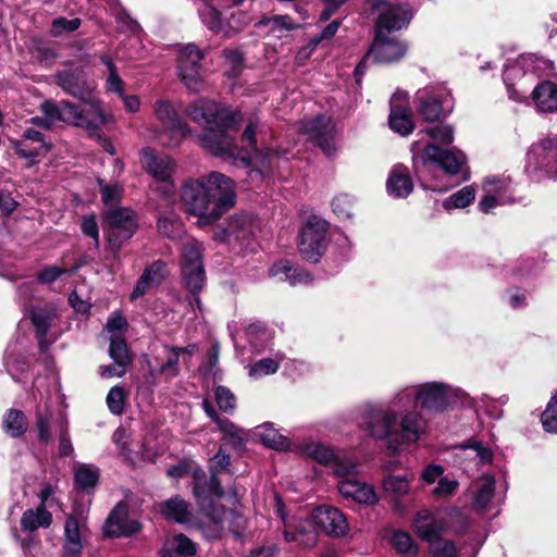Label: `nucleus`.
Segmentation results:
<instances>
[{
  "label": "nucleus",
  "instance_id": "nucleus-33",
  "mask_svg": "<svg viewBox=\"0 0 557 557\" xmlns=\"http://www.w3.org/2000/svg\"><path fill=\"white\" fill-rule=\"evenodd\" d=\"M24 139L38 144L37 147L28 148L25 141H13L15 152L24 159L35 162L40 154L49 150V146L45 143L42 134L38 131L26 129L24 132Z\"/></svg>",
  "mask_w": 557,
  "mask_h": 557
},
{
  "label": "nucleus",
  "instance_id": "nucleus-49",
  "mask_svg": "<svg viewBox=\"0 0 557 557\" xmlns=\"http://www.w3.org/2000/svg\"><path fill=\"white\" fill-rule=\"evenodd\" d=\"M165 361L159 364V372L166 377H174L178 374V347L164 346Z\"/></svg>",
  "mask_w": 557,
  "mask_h": 557
},
{
  "label": "nucleus",
  "instance_id": "nucleus-19",
  "mask_svg": "<svg viewBox=\"0 0 557 557\" xmlns=\"http://www.w3.org/2000/svg\"><path fill=\"white\" fill-rule=\"evenodd\" d=\"M484 195L479 202L480 209L488 213L495 207L513 201L511 181L508 177H487L483 183Z\"/></svg>",
  "mask_w": 557,
  "mask_h": 557
},
{
  "label": "nucleus",
  "instance_id": "nucleus-3",
  "mask_svg": "<svg viewBox=\"0 0 557 557\" xmlns=\"http://www.w3.org/2000/svg\"><path fill=\"white\" fill-rule=\"evenodd\" d=\"M235 199L234 182L220 172L187 182L182 193L186 212L197 216L199 225L214 223L235 203Z\"/></svg>",
  "mask_w": 557,
  "mask_h": 557
},
{
  "label": "nucleus",
  "instance_id": "nucleus-55",
  "mask_svg": "<svg viewBox=\"0 0 557 557\" xmlns=\"http://www.w3.org/2000/svg\"><path fill=\"white\" fill-rule=\"evenodd\" d=\"M107 405L111 413L122 414L125 405V393L120 385L113 386L107 395Z\"/></svg>",
  "mask_w": 557,
  "mask_h": 557
},
{
  "label": "nucleus",
  "instance_id": "nucleus-4",
  "mask_svg": "<svg viewBox=\"0 0 557 557\" xmlns=\"http://www.w3.org/2000/svg\"><path fill=\"white\" fill-rule=\"evenodd\" d=\"M186 114L206 128L197 137L198 144L213 156L234 159L237 153L233 133L236 132V113H231L215 101L200 98L190 103Z\"/></svg>",
  "mask_w": 557,
  "mask_h": 557
},
{
  "label": "nucleus",
  "instance_id": "nucleus-48",
  "mask_svg": "<svg viewBox=\"0 0 557 557\" xmlns=\"http://www.w3.org/2000/svg\"><path fill=\"white\" fill-rule=\"evenodd\" d=\"M246 337L250 345L260 351L270 339L269 331L261 323H251L246 327Z\"/></svg>",
  "mask_w": 557,
  "mask_h": 557
},
{
  "label": "nucleus",
  "instance_id": "nucleus-1",
  "mask_svg": "<svg viewBox=\"0 0 557 557\" xmlns=\"http://www.w3.org/2000/svg\"><path fill=\"white\" fill-rule=\"evenodd\" d=\"M457 397V391L440 382L407 386L389 403L369 404L364 408V423L369 435L385 441L387 449L397 453L405 445L418 442L426 431V419L421 410L442 412Z\"/></svg>",
  "mask_w": 557,
  "mask_h": 557
},
{
  "label": "nucleus",
  "instance_id": "nucleus-7",
  "mask_svg": "<svg viewBox=\"0 0 557 557\" xmlns=\"http://www.w3.org/2000/svg\"><path fill=\"white\" fill-rule=\"evenodd\" d=\"M55 84L67 95L85 103L88 109H84L85 114L95 117L96 110L106 113L101 101L95 97L96 84L90 81L82 70H63L53 75Z\"/></svg>",
  "mask_w": 557,
  "mask_h": 557
},
{
  "label": "nucleus",
  "instance_id": "nucleus-36",
  "mask_svg": "<svg viewBox=\"0 0 557 557\" xmlns=\"http://www.w3.org/2000/svg\"><path fill=\"white\" fill-rule=\"evenodd\" d=\"M64 536V555L67 557H74L78 555L82 550L83 544L81 541L78 522L73 516L67 517L65 521Z\"/></svg>",
  "mask_w": 557,
  "mask_h": 557
},
{
  "label": "nucleus",
  "instance_id": "nucleus-10",
  "mask_svg": "<svg viewBox=\"0 0 557 557\" xmlns=\"http://www.w3.org/2000/svg\"><path fill=\"white\" fill-rule=\"evenodd\" d=\"M153 113L160 124L157 136L163 146L176 147L190 133V128L169 100H157L153 104Z\"/></svg>",
  "mask_w": 557,
  "mask_h": 557
},
{
  "label": "nucleus",
  "instance_id": "nucleus-40",
  "mask_svg": "<svg viewBox=\"0 0 557 557\" xmlns=\"http://www.w3.org/2000/svg\"><path fill=\"white\" fill-rule=\"evenodd\" d=\"M384 492L394 499L407 495L410 491V478L408 475L389 474L382 481Z\"/></svg>",
  "mask_w": 557,
  "mask_h": 557
},
{
  "label": "nucleus",
  "instance_id": "nucleus-25",
  "mask_svg": "<svg viewBox=\"0 0 557 557\" xmlns=\"http://www.w3.org/2000/svg\"><path fill=\"white\" fill-rule=\"evenodd\" d=\"M339 493L346 497L351 498L354 502L364 505H375L379 502V497L373 486L360 482L359 480L344 479L338 483Z\"/></svg>",
  "mask_w": 557,
  "mask_h": 557
},
{
  "label": "nucleus",
  "instance_id": "nucleus-14",
  "mask_svg": "<svg viewBox=\"0 0 557 557\" xmlns=\"http://www.w3.org/2000/svg\"><path fill=\"white\" fill-rule=\"evenodd\" d=\"M202 251V244L195 238L188 239L182 248V273L188 289L193 292H199L206 280Z\"/></svg>",
  "mask_w": 557,
  "mask_h": 557
},
{
  "label": "nucleus",
  "instance_id": "nucleus-17",
  "mask_svg": "<svg viewBox=\"0 0 557 557\" xmlns=\"http://www.w3.org/2000/svg\"><path fill=\"white\" fill-rule=\"evenodd\" d=\"M371 8L379 13L376 30L389 34L405 28L411 18L410 11L400 4H392L384 0H368Z\"/></svg>",
  "mask_w": 557,
  "mask_h": 557
},
{
  "label": "nucleus",
  "instance_id": "nucleus-24",
  "mask_svg": "<svg viewBox=\"0 0 557 557\" xmlns=\"http://www.w3.org/2000/svg\"><path fill=\"white\" fill-rule=\"evenodd\" d=\"M314 522L326 534L343 536L348 531V523L344 513L337 508L320 507L314 512Z\"/></svg>",
  "mask_w": 557,
  "mask_h": 557
},
{
  "label": "nucleus",
  "instance_id": "nucleus-56",
  "mask_svg": "<svg viewBox=\"0 0 557 557\" xmlns=\"http://www.w3.org/2000/svg\"><path fill=\"white\" fill-rule=\"evenodd\" d=\"M223 55L228 66V75L232 77L238 76L244 67L243 53L238 49L230 48L223 51Z\"/></svg>",
  "mask_w": 557,
  "mask_h": 557
},
{
  "label": "nucleus",
  "instance_id": "nucleus-62",
  "mask_svg": "<svg viewBox=\"0 0 557 557\" xmlns=\"http://www.w3.org/2000/svg\"><path fill=\"white\" fill-rule=\"evenodd\" d=\"M392 544L399 553L416 554L417 547L413 545L411 536L401 531L394 532L392 536Z\"/></svg>",
  "mask_w": 557,
  "mask_h": 557
},
{
  "label": "nucleus",
  "instance_id": "nucleus-16",
  "mask_svg": "<svg viewBox=\"0 0 557 557\" xmlns=\"http://www.w3.org/2000/svg\"><path fill=\"white\" fill-rule=\"evenodd\" d=\"M202 52L195 45H187L178 54V75L185 86L194 92L201 89L203 71L201 67Z\"/></svg>",
  "mask_w": 557,
  "mask_h": 557
},
{
  "label": "nucleus",
  "instance_id": "nucleus-46",
  "mask_svg": "<svg viewBox=\"0 0 557 557\" xmlns=\"http://www.w3.org/2000/svg\"><path fill=\"white\" fill-rule=\"evenodd\" d=\"M281 361V356H276L275 358L260 359L249 367V375L251 377L259 379L273 374L278 370Z\"/></svg>",
  "mask_w": 557,
  "mask_h": 557
},
{
  "label": "nucleus",
  "instance_id": "nucleus-32",
  "mask_svg": "<svg viewBox=\"0 0 557 557\" xmlns=\"http://www.w3.org/2000/svg\"><path fill=\"white\" fill-rule=\"evenodd\" d=\"M532 99L540 112L552 113L557 110V85L545 81L536 85Z\"/></svg>",
  "mask_w": 557,
  "mask_h": 557
},
{
  "label": "nucleus",
  "instance_id": "nucleus-15",
  "mask_svg": "<svg viewBox=\"0 0 557 557\" xmlns=\"http://www.w3.org/2000/svg\"><path fill=\"white\" fill-rule=\"evenodd\" d=\"M143 168L157 181L164 183L162 193L165 197H170L175 186L171 177L175 171V162L173 159L162 152H158L152 148H144L141 150Z\"/></svg>",
  "mask_w": 557,
  "mask_h": 557
},
{
  "label": "nucleus",
  "instance_id": "nucleus-5",
  "mask_svg": "<svg viewBox=\"0 0 557 557\" xmlns=\"http://www.w3.org/2000/svg\"><path fill=\"white\" fill-rule=\"evenodd\" d=\"M411 150L414 174L426 189L444 190L434 183V171L443 170L446 174L455 175L460 173L466 164L463 152L456 149H443L435 144H428L421 149L419 141H414L411 145Z\"/></svg>",
  "mask_w": 557,
  "mask_h": 557
},
{
  "label": "nucleus",
  "instance_id": "nucleus-8",
  "mask_svg": "<svg viewBox=\"0 0 557 557\" xmlns=\"http://www.w3.org/2000/svg\"><path fill=\"white\" fill-rule=\"evenodd\" d=\"M553 70V63L549 60L534 54L520 55L513 63L507 65L504 71V82L507 86L509 98L517 102L528 101L525 90L515 89L512 82L517 78L533 81L535 76L549 75Z\"/></svg>",
  "mask_w": 557,
  "mask_h": 557
},
{
  "label": "nucleus",
  "instance_id": "nucleus-23",
  "mask_svg": "<svg viewBox=\"0 0 557 557\" xmlns=\"http://www.w3.org/2000/svg\"><path fill=\"white\" fill-rule=\"evenodd\" d=\"M257 228V223L249 214L240 213L235 214L227 221L215 237L223 242H244L253 235Z\"/></svg>",
  "mask_w": 557,
  "mask_h": 557
},
{
  "label": "nucleus",
  "instance_id": "nucleus-50",
  "mask_svg": "<svg viewBox=\"0 0 557 557\" xmlns=\"http://www.w3.org/2000/svg\"><path fill=\"white\" fill-rule=\"evenodd\" d=\"M334 473L338 476L344 479H350V475H354L357 473L358 470V462L344 454H338L335 461L332 465Z\"/></svg>",
  "mask_w": 557,
  "mask_h": 557
},
{
  "label": "nucleus",
  "instance_id": "nucleus-44",
  "mask_svg": "<svg viewBox=\"0 0 557 557\" xmlns=\"http://www.w3.org/2000/svg\"><path fill=\"white\" fill-rule=\"evenodd\" d=\"M199 14L202 23L208 27V29L214 33L223 32L226 36H230V32L225 29L222 23L221 12L214 7L211 4H205L199 11Z\"/></svg>",
  "mask_w": 557,
  "mask_h": 557
},
{
  "label": "nucleus",
  "instance_id": "nucleus-31",
  "mask_svg": "<svg viewBox=\"0 0 557 557\" xmlns=\"http://www.w3.org/2000/svg\"><path fill=\"white\" fill-rule=\"evenodd\" d=\"M29 318L36 330L40 348L47 347L46 336L50 330L51 323L55 318V310L49 306H38L30 309Z\"/></svg>",
  "mask_w": 557,
  "mask_h": 557
},
{
  "label": "nucleus",
  "instance_id": "nucleus-41",
  "mask_svg": "<svg viewBox=\"0 0 557 557\" xmlns=\"http://www.w3.org/2000/svg\"><path fill=\"white\" fill-rule=\"evenodd\" d=\"M27 426V419L21 410L10 409L3 418L4 432L11 437L23 435Z\"/></svg>",
  "mask_w": 557,
  "mask_h": 557
},
{
  "label": "nucleus",
  "instance_id": "nucleus-35",
  "mask_svg": "<svg viewBox=\"0 0 557 557\" xmlns=\"http://www.w3.org/2000/svg\"><path fill=\"white\" fill-rule=\"evenodd\" d=\"M52 522V515L44 505H39L36 509H27L21 518V527L23 531L34 532L39 528H49Z\"/></svg>",
  "mask_w": 557,
  "mask_h": 557
},
{
  "label": "nucleus",
  "instance_id": "nucleus-30",
  "mask_svg": "<svg viewBox=\"0 0 557 557\" xmlns=\"http://www.w3.org/2000/svg\"><path fill=\"white\" fill-rule=\"evenodd\" d=\"M386 188L394 198L407 197L413 188L408 169L401 164L395 165L386 182Z\"/></svg>",
  "mask_w": 557,
  "mask_h": 557
},
{
  "label": "nucleus",
  "instance_id": "nucleus-61",
  "mask_svg": "<svg viewBox=\"0 0 557 557\" xmlns=\"http://www.w3.org/2000/svg\"><path fill=\"white\" fill-rule=\"evenodd\" d=\"M459 486V482L456 479H450L448 476H442L437 485L432 491V494L435 498H447L451 496L457 487Z\"/></svg>",
  "mask_w": 557,
  "mask_h": 557
},
{
  "label": "nucleus",
  "instance_id": "nucleus-27",
  "mask_svg": "<svg viewBox=\"0 0 557 557\" xmlns=\"http://www.w3.org/2000/svg\"><path fill=\"white\" fill-rule=\"evenodd\" d=\"M416 533L429 544L446 530V524L442 519L433 517L430 511L422 510L417 513L413 520Z\"/></svg>",
  "mask_w": 557,
  "mask_h": 557
},
{
  "label": "nucleus",
  "instance_id": "nucleus-9",
  "mask_svg": "<svg viewBox=\"0 0 557 557\" xmlns=\"http://www.w3.org/2000/svg\"><path fill=\"white\" fill-rule=\"evenodd\" d=\"M525 172L537 182L557 178V135H549L530 147Z\"/></svg>",
  "mask_w": 557,
  "mask_h": 557
},
{
  "label": "nucleus",
  "instance_id": "nucleus-20",
  "mask_svg": "<svg viewBox=\"0 0 557 557\" xmlns=\"http://www.w3.org/2000/svg\"><path fill=\"white\" fill-rule=\"evenodd\" d=\"M301 132L308 135L309 139L314 141L326 156H332L335 151L333 141V122L330 117L318 115L302 122Z\"/></svg>",
  "mask_w": 557,
  "mask_h": 557
},
{
  "label": "nucleus",
  "instance_id": "nucleus-54",
  "mask_svg": "<svg viewBox=\"0 0 557 557\" xmlns=\"http://www.w3.org/2000/svg\"><path fill=\"white\" fill-rule=\"evenodd\" d=\"M429 137L442 145H450L454 141V128L450 125H436L423 129Z\"/></svg>",
  "mask_w": 557,
  "mask_h": 557
},
{
  "label": "nucleus",
  "instance_id": "nucleus-47",
  "mask_svg": "<svg viewBox=\"0 0 557 557\" xmlns=\"http://www.w3.org/2000/svg\"><path fill=\"white\" fill-rule=\"evenodd\" d=\"M81 25L82 21L78 17L67 20L66 17L59 16L51 22L49 35L53 38H58L64 34H72L76 32Z\"/></svg>",
  "mask_w": 557,
  "mask_h": 557
},
{
  "label": "nucleus",
  "instance_id": "nucleus-42",
  "mask_svg": "<svg viewBox=\"0 0 557 557\" xmlns=\"http://www.w3.org/2000/svg\"><path fill=\"white\" fill-rule=\"evenodd\" d=\"M257 435L261 442L270 448L276 450H285L288 448V440L284 435L280 434L277 430L272 428L270 424H264L258 428Z\"/></svg>",
  "mask_w": 557,
  "mask_h": 557
},
{
  "label": "nucleus",
  "instance_id": "nucleus-2",
  "mask_svg": "<svg viewBox=\"0 0 557 557\" xmlns=\"http://www.w3.org/2000/svg\"><path fill=\"white\" fill-rule=\"evenodd\" d=\"M193 479L194 495L199 506L198 513L193 516L188 503L178 495L162 503L160 512L170 521L198 529L208 540H219L224 533L226 509L213 502L212 497H221L224 492L214 478L207 484L206 472L200 468L194 469Z\"/></svg>",
  "mask_w": 557,
  "mask_h": 557
},
{
  "label": "nucleus",
  "instance_id": "nucleus-59",
  "mask_svg": "<svg viewBox=\"0 0 557 557\" xmlns=\"http://www.w3.org/2000/svg\"><path fill=\"white\" fill-rule=\"evenodd\" d=\"M214 397L219 408L226 412H233L236 407L235 395L225 386H218L214 389Z\"/></svg>",
  "mask_w": 557,
  "mask_h": 557
},
{
  "label": "nucleus",
  "instance_id": "nucleus-58",
  "mask_svg": "<svg viewBox=\"0 0 557 557\" xmlns=\"http://www.w3.org/2000/svg\"><path fill=\"white\" fill-rule=\"evenodd\" d=\"M297 534L299 536V545L305 547H312L318 541V534L314 530V524L310 520L302 521L296 525Z\"/></svg>",
  "mask_w": 557,
  "mask_h": 557
},
{
  "label": "nucleus",
  "instance_id": "nucleus-57",
  "mask_svg": "<svg viewBox=\"0 0 557 557\" xmlns=\"http://www.w3.org/2000/svg\"><path fill=\"white\" fill-rule=\"evenodd\" d=\"M297 534L299 536V545L305 547H312L318 541V534L314 530V524L310 520L302 521L296 525Z\"/></svg>",
  "mask_w": 557,
  "mask_h": 557
},
{
  "label": "nucleus",
  "instance_id": "nucleus-12",
  "mask_svg": "<svg viewBox=\"0 0 557 557\" xmlns=\"http://www.w3.org/2000/svg\"><path fill=\"white\" fill-rule=\"evenodd\" d=\"M104 220L108 225V240L115 255L121 247L137 231L138 222L136 214L129 208L111 207L104 213Z\"/></svg>",
  "mask_w": 557,
  "mask_h": 557
},
{
  "label": "nucleus",
  "instance_id": "nucleus-13",
  "mask_svg": "<svg viewBox=\"0 0 557 557\" xmlns=\"http://www.w3.org/2000/svg\"><path fill=\"white\" fill-rule=\"evenodd\" d=\"M329 223L317 215L310 216L298 239V251L304 260L318 262L326 248Z\"/></svg>",
  "mask_w": 557,
  "mask_h": 557
},
{
  "label": "nucleus",
  "instance_id": "nucleus-39",
  "mask_svg": "<svg viewBox=\"0 0 557 557\" xmlns=\"http://www.w3.org/2000/svg\"><path fill=\"white\" fill-rule=\"evenodd\" d=\"M301 450L305 455L314 459L315 461L322 465H333L338 454H335L334 450L324 444L318 442H306L301 446Z\"/></svg>",
  "mask_w": 557,
  "mask_h": 557
},
{
  "label": "nucleus",
  "instance_id": "nucleus-18",
  "mask_svg": "<svg viewBox=\"0 0 557 557\" xmlns=\"http://www.w3.org/2000/svg\"><path fill=\"white\" fill-rule=\"evenodd\" d=\"M419 111L426 121L440 120L453 111V98L450 92L438 87L419 96Z\"/></svg>",
  "mask_w": 557,
  "mask_h": 557
},
{
  "label": "nucleus",
  "instance_id": "nucleus-22",
  "mask_svg": "<svg viewBox=\"0 0 557 557\" xmlns=\"http://www.w3.org/2000/svg\"><path fill=\"white\" fill-rule=\"evenodd\" d=\"M406 50V46L396 37H388L387 33L376 30L369 54L376 63H391L401 59Z\"/></svg>",
  "mask_w": 557,
  "mask_h": 557
},
{
  "label": "nucleus",
  "instance_id": "nucleus-29",
  "mask_svg": "<svg viewBox=\"0 0 557 557\" xmlns=\"http://www.w3.org/2000/svg\"><path fill=\"white\" fill-rule=\"evenodd\" d=\"M495 479L492 475H483L473 481L470 487L473 506L478 511L488 508L495 494Z\"/></svg>",
  "mask_w": 557,
  "mask_h": 557
},
{
  "label": "nucleus",
  "instance_id": "nucleus-11",
  "mask_svg": "<svg viewBox=\"0 0 557 557\" xmlns=\"http://www.w3.org/2000/svg\"><path fill=\"white\" fill-rule=\"evenodd\" d=\"M271 137L269 125L258 116H251L242 135V141L253 152V160L262 170H253L250 175H258L270 168L276 152L267 147V140Z\"/></svg>",
  "mask_w": 557,
  "mask_h": 557
},
{
  "label": "nucleus",
  "instance_id": "nucleus-52",
  "mask_svg": "<svg viewBox=\"0 0 557 557\" xmlns=\"http://www.w3.org/2000/svg\"><path fill=\"white\" fill-rule=\"evenodd\" d=\"M158 231L161 235L171 239L180 238L183 234V225L175 218L162 216L158 221Z\"/></svg>",
  "mask_w": 557,
  "mask_h": 557
},
{
  "label": "nucleus",
  "instance_id": "nucleus-60",
  "mask_svg": "<svg viewBox=\"0 0 557 557\" xmlns=\"http://www.w3.org/2000/svg\"><path fill=\"white\" fill-rule=\"evenodd\" d=\"M430 549L435 557H456V546L451 541L441 536L430 543Z\"/></svg>",
  "mask_w": 557,
  "mask_h": 557
},
{
  "label": "nucleus",
  "instance_id": "nucleus-43",
  "mask_svg": "<svg viewBox=\"0 0 557 557\" xmlns=\"http://www.w3.org/2000/svg\"><path fill=\"white\" fill-rule=\"evenodd\" d=\"M109 355L116 366H123L127 369L132 362L126 342L120 335H111Z\"/></svg>",
  "mask_w": 557,
  "mask_h": 557
},
{
  "label": "nucleus",
  "instance_id": "nucleus-37",
  "mask_svg": "<svg viewBox=\"0 0 557 557\" xmlns=\"http://www.w3.org/2000/svg\"><path fill=\"white\" fill-rule=\"evenodd\" d=\"M257 28L268 27V32L281 37L284 32H290L298 28V24L288 15H274L263 17L255 25Z\"/></svg>",
  "mask_w": 557,
  "mask_h": 557
},
{
  "label": "nucleus",
  "instance_id": "nucleus-6",
  "mask_svg": "<svg viewBox=\"0 0 557 557\" xmlns=\"http://www.w3.org/2000/svg\"><path fill=\"white\" fill-rule=\"evenodd\" d=\"M40 110L48 117V122L52 124L64 122L87 129L90 136L97 137L102 143L103 148L108 152L114 154L112 144L100 134V127L110 120L106 113H100L97 109L95 117H89L83 109L67 100H63L60 103L53 100H45L40 104Z\"/></svg>",
  "mask_w": 557,
  "mask_h": 557
},
{
  "label": "nucleus",
  "instance_id": "nucleus-26",
  "mask_svg": "<svg viewBox=\"0 0 557 557\" xmlns=\"http://www.w3.org/2000/svg\"><path fill=\"white\" fill-rule=\"evenodd\" d=\"M269 275L281 282H288L290 285L307 284L312 281L311 275L305 269L293 265L288 260H280L274 263Z\"/></svg>",
  "mask_w": 557,
  "mask_h": 557
},
{
  "label": "nucleus",
  "instance_id": "nucleus-21",
  "mask_svg": "<svg viewBox=\"0 0 557 557\" xmlns=\"http://www.w3.org/2000/svg\"><path fill=\"white\" fill-rule=\"evenodd\" d=\"M139 530V523L128 518V506L123 502L114 506L103 525L104 535L109 537L129 536Z\"/></svg>",
  "mask_w": 557,
  "mask_h": 557
},
{
  "label": "nucleus",
  "instance_id": "nucleus-34",
  "mask_svg": "<svg viewBox=\"0 0 557 557\" xmlns=\"http://www.w3.org/2000/svg\"><path fill=\"white\" fill-rule=\"evenodd\" d=\"M196 544L184 534H176L164 543L161 557H191L196 555Z\"/></svg>",
  "mask_w": 557,
  "mask_h": 557
},
{
  "label": "nucleus",
  "instance_id": "nucleus-53",
  "mask_svg": "<svg viewBox=\"0 0 557 557\" xmlns=\"http://www.w3.org/2000/svg\"><path fill=\"white\" fill-rule=\"evenodd\" d=\"M475 197V191L471 186H466L453 194L447 200L444 202V207L449 209L454 208H465L467 207Z\"/></svg>",
  "mask_w": 557,
  "mask_h": 557
},
{
  "label": "nucleus",
  "instance_id": "nucleus-28",
  "mask_svg": "<svg viewBox=\"0 0 557 557\" xmlns=\"http://www.w3.org/2000/svg\"><path fill=\"white\" fill-rule=\"evenodd\" d=\"M399 96H394L391 100V112L388 123L391 128L401 136L409 135L414 127L412 114L407 106L398 104Z\"/></svg>",
  "mask_w": 557,
  "mask_h": 557
},
{
  "label": "nucleus",
  "instance_id": "nucleus-63",
  "mask_svg": "<svg viewBox=\"0 0 557 557\" xmlns=\"http://www.w3.org/2000/svg\"><path fill=\"white\" fill-rule=\"evenodd\" d=\"M465 449L473 453L475 457L480 459L482 463H490L493 459L492 449L480 441H470L461 446Z\"/></svg>",
  "mask_w": 557,
  "mask_h": 557
},
{
  "label": "nucleus",
  "instance_id": "nucleus-64",
  "mask_svg": "<svg viewBox=\"0 0 557 557\" xmlns=\"http://www.w3.org/2000/svg\"><path fill=\"white\" fill-rule=\"evenodd\" d=\"M332 208L338 218H350L352 215V199L348 195H339L333 199Z\"/></svg>",
  "mask_w": 557,
  "mask_h": 557
},
{
  "label": "nucleus",
  "instance_id": "nucleus-51",
  "mask_svg": "<svg viewBox=\"0 0 557 557\" xmlns=\"http://www.w3.org/2000/svg\"><path fill=\"white\" fill-rule=\"evenodd\" d=\"M541 421L546 432L557 433V392L548 401L545 411L542 413Z\"/></svg>",
  "mask_w": 557,
  "mask_h": 557
},
{
  "label": "nucleus",
  "instance_id": "nucleus-45",
  "mask_svg": "<svg viewBox=\"0 0 557 557\" xmlns=\"http://www.w3.org/2000/svg\"><path fill=\"white\" fill-rule=\"evenodd\" d=\"M218 426L234 448L243 447L246 440V433L243 429L236 426L231 420L223 418L218 419Z\"/></svg>",
  "mask_w": 557,
  "mask_h": 557
},
{
  "label": "nucleus",
  "instance_id": "nucleus-38",
  "mask_svg": "<svg viewBox=\"0 0 557 557\" xmlns=\"http://www.w3.org/2000/svg\"><path fill=\"white\" fill-rule=\"evenodd\" d=\"M99 479V471L96 467L85 463H77L74 467V481L78 490H92Z\"/></svg>",
  "mask_w": 557,
  "mask_h": 557
}]
</instances>
